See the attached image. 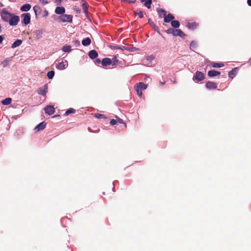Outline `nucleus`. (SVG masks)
I'll use <instances>...</instances> for the list:
<instances>
[{
    "label": "nucleus",
    "mask_w": 251,
    "mask_h": 251,
    "mask_svg": "<svg viewBox=\"0 0 251 251\" xmlns=\"http://www.w3.org/2000/svg\"><path fill=\"white\" fill-rule=\"evenodd\" d=\"M165 32L168 34H172L174 36H178L183 38H185L186 36V35L179 29H174L170 28L165 30Z\"/></svg>",
    "instance_id": "nucleus-1"
},
{
    "label": "nucleus",
    "mask_w": 251,
    "mask_h": 251,
    "mask_svg": "<svg viewBox=\"0 0 251 251\" xmlns=\"http://www.w3.org/2000/svg\"><path fill=\"white\" fill-rule=\"evenodd\" d=\"M59 22L72 23L73 21V16L71 15L62 14L59 17Z\"/></svg>",
    "instance_id": "nucleus-2"
},
{
    "label": "nucleus",
    "mask_w": 251,
    "mask_h": 251,
    "mask_svg": "<svg viewBox=\"0 0 251 251\" xmlns=\"http://www.w3.org/2000/svg\"><path fill=\"white\" fill-rule=\"evenodd\" d=\"M12 14L8 11L2 10L1 12V16L2 20L6 22H8Z\"/></svg>",
    "instance_id": "nucleus-3"
},
{
    "label": "nucleus",
    "mask_w": 251,
    "mask_h": 251,
    "mask_svg": "<svg viewBox=\"0 0 251 251\" xmlns=\"http://www.w3.org/2000/svg\"><path fill=\"white\" fill-rule=\"evenodd\" d=\"M22 23L25 25H28L30 22V14L29 13H24L22 15Z\"/></svg>",
    "instance_id": "nucleus-4"
},
{
    "label": "nucleus",
    "mask_w": 251,
    "mask_h": 251,
    "mask_svg": "<svg viewBox=\"0 0 251 251\" xmlns=\"http://www.w3.org/2000/svg\"><path fill=\"white\" fill-rule=\"evenodd\" d=\"M19 20V16L12 15L8 22L10 25H16L18 24Z\"/></svg>",
    "instance_id": "nucleus-5"
},
{
    "label": "nucleus",
    "mask_w": 251,
    "mask_h": 251,
    "mask_svg": "<svg viewBox=\"0 0 251 251\" xmlns=\"http://www.w3.org/2000/svg\"><path fill=\"white\" fill-rule=\"evenodd\" d=\"M48 85L45 84L43 87H40L38 90L37 93L39 95L45 96L48 92Z\"/></svg>",
    "instance_id": "nucleus-6"
},
{
    "label": "nucleus",
    "mask_w": 251,
    "mask_h": 251,
    "mask_svg": "<svg viewBox=\"0 0 251 251\" xmlns=\"http://www.w3.org/2000/svg\"><path fill=\"white\" fill-rule=\"evenodd\" d=\"M205 87L208 89H216L217 88V84L212 81H207L205 84Z\"/></svg>",
    "instance_id": "nucleus-7"
},
{
    "label": "nucleus",
    "mask_w": 251,
    "mask_h": 251,
    "mask_svg": "<svg viewBox=\"0 0 251 251\" xmlns=\"http://www.w3.org/2000/svg\"><path fill=\"white\" fill-rule=\"evenodd\" d=\"M204 75L202 72L200 71H197L196 72L195 75V78L197 80L199 81H202L204 79Z\"/></svg>",
    "instance_id": "nucleus-8"
},
{
    "label": "nucleus",
    "mask_w": 251,
    "mask_h": 251,
    "mask_svg": "<svg viewBox=\"0 0 251 251\" xmlns=\"http://www.w3.org/2000/svg\"><path fill=\"white\" fill-rule=\"evenodd\" d=\"M45 113L48 115H52L55 112L54 108L51 105H48L44 108Z\"/></svg>",
    "instance_id": "nucleus-9"
},
{
    "label": "nucleus",
    "mask_w": 251,
    "mask_h": 251,
    "mask_svg": "<svg viewBox=\"0 0 251 251\" xmlns=\"http://www.w3.org/2000/svg\"><path fill=\"white\" fill-rule=\"evenodd\" d=\"M175 19V17L173 15V14L169 13L168 15H166L164 17V21L165 23H168L171 21H173Z\"/></svg>",
    "instance_id": "nucleus-10"
},
{
    "label": "nucleus",
    "mask_w": 251,
    "mask_h": 251,
    "mask_svg": "<svg viewBox=\"0 0 251 251\" xmlns=\"http://www.w3.org/2000/svg\"><path fill=\"white\" fill-rule=\"evenodd\" d=\"M68 66V62L67 61L65 62H61L56 64V68L59 70L65 69Z\"/></svg>",
    "instance_id": "nucleus-11"
},
{
    "label": "nucleus",
    "mask_w": 251,
    "mask_h": 251,
    "mask_svg": "<svg viewBox=\"0 0 251 251\" xmlns=\"http://www.w3.org/2000/svg\"><path fill=\"white\" fill-rule=\"evenodd\" d=\"M220 72L214 70H210L208 72L207 75L209 77H214L220 75Z\"/></svg>",
    "instance_id": "nucleus-12"
},
{
    "label": "nucleus",
    "mask_w": 251,
    "mask_h": 251,
    "mask_svg": "<svg viewBox=\"0 0 251 251\" xmlns=\"http://www.w3.org/2000/svg\"><path fill=\"white\" fill-rule=\"evenodd\" d=\"M112 64V60L109 58H104L101 60V64L103 66H107Z\"/></svg>",
    "instance_id": "nucleus-13"
},
{
    "label": "nucleus",
    "mask_w": 251,
    "mask_h": 251,
    "mask_svg": "<svg viewBox=\"0 0 251 251\" xmlns=\"http://www.w3.org/2000/svg\"><path fill=\"white\" fill-rule=\"evenodd\" d=\"M46 124L45 122H42L37 125L36 127H35V130H36V131H38L44 129L46 127Z\"/></svg>",
    "instance_id": "nucleus-14"
},
{
    "label": "nucleus",
    "mask_w": 251,
    "mask_h": 251,
    "mask_svg": "<svg viewBox=\"0 0 251 251\" xmlns=\"http://www.w3.org/2000/svg\"><path fill=\"white\" fill-rule=\"evenodd\" d=\"M88 55L90 58L94 59L98 57V53L95 50H93L89 52Z\"/></svg>",
    "instance_id": "nucleus-15"
},
{
    "label": "nucleus",
    "mask_w": 251,
    "mask_h": 251,
    "mask_svg": "<svg viewBox=\"0 0 251 251\" xmlns=\"http://www.w3.org/2000/svg\"><path fill=\"white\" fill-rule=\"evenodd\" d=\"M198 26V24L196 22H189L187 23V26L190 29H195Z\"/></svg>",
    "instance_id": "nucleus-16"
},
{
    "label": "nucleus",
    "mask_w": 251,
    "mask_h": 251,
    "mask_svg": "<svg viewBox=\"0 0 251 251\" xmlns=\"http://www.w3.org/2000/svg\"><path fill=\"white\" fill-rule=\"evenodd\" d=\"M65 12V9L64 7H57L55 9V13L57 14H63Z\"/></svg>",
    "instance_id": "nucleus-17"
},
{
    "label": "nucleus",
    "mask_w": 251,
    "mask_h": 251,
    "mask_svg": "<svg viewBox=\"0 0 251 251\" xmlns=\"http://www.w3.org/2000/svg\"><path fill=\"white\" fill-rule=\"evenodd\" d=\"M156 10L160 18H162V16L164 17L167 14V12L164 9L157 8Z\"/></svg>",
    "instance_id": "nucleus-18"
},
{
    "label": "nucleus",
    "mask_w": 251,
    "mask_h": 251,
    "mask_svg": "<svg viewBox=\"0 0 251 251\" xmlns=\"http://www.w3.org/2000/svg\"><path fill=\"white\" fill-rule=\"evenodd\" d=\"M148 23L158 33L159 32V28L154 24L153 21L151 19L148 20Z\"/></svg>",
    "instance_id": "nucleus-19"
},
{
    "label": "nucleus",
    "mask_w": 251,
    "mask_h": 251,
    "mask_svg": "<svg viewBox=\"0 0 251 251\" xmlns=\"http://www.w3.org/2000/svg\"><path fill=\"white\" fill-rule=\"evenodd\" d=\"M30 8H31V5L30 4L26 3V4L23 5L21 7L20 9L22 11H28L30 10Z\"/></svg>",
    "instance_id": "nucleus-20"
},
{
    "label": "nucleus",
    "mask_w": 251,
    "mask_h": 251,
    "mask_svg": "<svg viewBox=\"0 0 251 251\" xmlns=\"http://www.w3.org/2000/svg\"><path fill=\"white\" fill-rule=\"evenodd\" d=\"M91 43V40L90 38L87 37L82 40V44L84 46L89 45Z\"/></svg>",
    "instance_id": "nucleus-21"
},
{
    "label": "nucleus",
    "mask_w": 251,
    "mask_h": 251,
    "mask_svg": "<svg viewBox=\"0 0 251 251\" xmlns=\"http://www.w3.org/2000/svg\"><path fill=\"white\" fill-rule=\"evenodd\" d=\"M12 99L10 98H7L4 100H3L1 103L2 104L4 105H7L10 104L11 103Z\"/></svg>",
    "instance_id": "nucleus-22"
},
{
    "label": "nucleus",
    "mask_w": 251,
    "mask_h": 251,
    "mask_svg": "<svg viewBox=\"0 0 251 251\" xmlns=\"http://www.w3.org/2000/svg\"><path fill=\"white\" fill-rule=\"evenodd\" d=\"M22 41L21 40L18 39L16 41H15L12 45L11 47L12 48H15L21 45Z\"/></svg>",
    "instance_id": "nucleus-23"
},
{
    "label": "nucleus",
    "mask_w": 251,
    "mask_h": 251,
    "mask_svg": "<svg viewBox=\"0 0 251 251\" xmlns=\"http://www.w3.org/2000/svg\"><path fill=\"white\" fill-rule=\"evenodd\" d=\"M11 61V58H7L1 62V65L3 66V67H5L8 65V63Z\"/></svg>",
    "instance_id": "nucleus-24"
},
{
    "label": "nucleus",
    "mask_w": 251,
    "mask_h": 251,
    "mask_svg": "<svg viewBox=\"0 0 251 251\" xmlns=\"http://www.w3.org/2000/svg\"><path fill=\"white\" fill-rule=\"evenodd\" d=\"M211 65L213 68H221L224 66V64L222 63H215V62H211Z\"/></svg>",
    "instance_id": "nucleus-25"
},
{
    "label": "nucleus",
    "mask_w": 251,
    "mask_h": 251,
    "mask_svg": "<svg viewBox=\"0 0 251 251\" xmlns=\"http://www.w3.org/2000/svg\"><path fill=\"white\" fill-rule=\"evenodd\" d=\"M171 25L174 28H178L180 26V24L178 21L173 20L171 22Z\"/></svg>",
    "instance_id": "nucleus-26"
},
{
    "label": "nucleus",
    "mask_w": 251,
    "mask_h": 251,
    "mask_svg": "<svg viewBox=\"0 0 251 251\" xmlns=\"http://www.w3.org/2000/svg\"><path fill=\"white\" fill-rule=\"evenodd\" d=\"M197 43L195 41H192L190 44V49L192 50L196 49L197 47Z\"/></svg>",
    "instance_id": "nucleus-27"
},
{
    "label": "nucleus",
    "mask_w": 251,
    "mask_h": 251,
    "mask_svg": "<svg viewBox=\"0 0 251 251\" xmlns=\"http://www.w3.org/2000/svg\"><path fill=\"white\" fill-rule=\"evenodd\" d=\"M144 2V5L148 9H150L151 7L152 0H145Z\"/></svg>",
    "instance_id": "nucleus-28"
},
{
    "label": "nucleus",
    "mask_w": 251,
    "mask_h": 251,
    "mask_svg": "<svg viewBox=\"0 0 251 251\" xmlns=\"http://www.w3.org/2000/svg\"><path fill=\"white\" fill-rule=\"evenodd\" d=\"M235 69L236 68H234L228 72V75L229 77L233 78L235 76Z\"/></svg>",
    "instance_id": "nucleus-29"
},
{
    "label": "nucleus",
    "mask_w": 251,
    "mask_h": 251,
    "mask_svg": "<svg viewBox=\"0 0 251 251\" xmlns=\"http://www.w3.org/2000/svg\"><path fill=\"white\" fill-rule=\"evenodd\" d=\"M71 50V47L70 46H64L62 48V50L65 52H70Z\"/></svg>",
    "instance_id": "nucleus-30"
},
{
    "label": "nucleus",
    "mask_w": 251,
    "mask_h": 251,
    "mask_svg": "<svg viewBox=\"0 0 251 251\" xmlns=\"http://www.w3.org/2000/svg\"><path fill=\"white\" fill-rule=\"evenodd\" d=\"M137 87L140 88L141 89L145 90L147 88V85L144 82H140Z\"/></svg>",
    "instance_id": "nucleus-31"
},
{
    "label": "nucleus",
    "mask_w": 251,
    "mask_h": 251,
    "mask_svg": "<svg viewBox=\"0 0 251 251\" xmlns=\"http://www.w3.org/2000/svg\"><path fill=\"white\" fill-rule=\"evenodd\" d=\"M81 0L83 2L82 5V7L84 10V11L85 13L87 14L88 13V7H87V3L84 2V0Z\"/></svg>",
    "instance_id": "nucleus-32"
},
{
    "label": "nucleus",
    "mask_w": 251,
    "mask_h": 251,
    "mask_svg": "<svg viewBox=\"0 0 251 251\" xmlns=\"http://www.w3.org/2000/svg\"><path fill=\"white\" fill-rule=\"evenodd\" d=\"M33 10L35 15H37V14H40L41 8L39 6L36 5L33 7Z\"/></svg>",
    "instance_id": "nucleus-33"
},
{
    "label": "nucleus",
    "mask_w": 251,
    "mask_h": 251,
    "mask_svg": "<svg viewBox=\"0 0 251 251\" xmlns=\"http://www.w3.org/2000/svg\"><path fill=\"white\" fill-rule=\"evenodd\" d=\"M54 72L53 71H49L47 73V76L49 79H52L54 75Z\"/></svg>",
    "instance_id": "nucleus-34"
},
{
    "label": "nucleus",
    "mask_w": 251,
    "mask_h": 251,
    "mask_svg": "<svg viewBox=\"0 0 251 251\" xmlns=\"http://www.w3.org/2000/svg\"><path fill=\"white\" fill-rule=\"evenodd\" d=\"M75 109H74L73 108H70L66 111L65 115H68L70 114L74 113H75Z\"/></svg>",
    "instance_id": "nucleus-35"
},
{
    "label": "nucleus",
    "mask_w": 251,
    "mask_h": 251,
    "mask_svg": "<svg viewBox=\"0 0 251 251\" xmlns=\"http://www.w3.org/2000/svg\"><path fill=\"white\" fill-rule=\"evenodd\" d=\"M134 14L135 15H137L140 18H143V17H144V13L143 11H139V12H137V11H134Z\"/></svg>",
    "instance_id": "nucleus-36"
},
{
    "label": "nucleus",
    "mask_w": 251,
    "mask_h": 251,
    "mask_svg": "<svg viewBox=\"0 0 251 251\" xmlns=\"http://www.w3.org/2000/svg\"><path fill=\"white\" fill-rule=\"evenodd\" d=\"M95 116H96V117H97L98 119H104V118H105V115H103V114H102L97 113V114H95Z\"/></svg>",
    "instance_id": "nucleus-37"
},
{
    "label": "nucleus",
    "mask_w": 251,
    "mask_h": 251,
    "mask_svg": "<svg viewBox=\"0 0 251 251\" xmlns=\"http://www.w3.org/2000/svg\"><path fill=\"white\" fill-rule=\"evenodd\" d=\"M112 63L113 65H116L117 64L118 62V60L117 59L116 57H114L112 58Z\"/></svg>",
    "instance_id": "nucleus-38"
},
{
    "label": "nucleus",
    "mask_w": 251,
    "mask_h": 251,
    "mask_svg": "<svg viewBox=\"0 0 251 251\" xmlns=\"http://www.w3.org/2000/svg\"><path fill=\"white\" fill-rule=\"evenodd\" d=\"M136 92L138 96H141L142 95V91L140 88L137 87Z\"/></svg>",
    "instance_id": "nucleus-39"
},
{
    "label": "nucleus",
    "mask_w": 251,
    "mask_h": 251,
    "mask_svg": "<svg viewBox=\"0 0 251 251\" xmlns=\"http://www.w3.org/2000/svg\"><path fill=\"white\" fill-rule=\"evenodd\" d=\"M117 121V123L122 124H124L125 126L126 127V124L124 122L123 120L119 118H117V120H116Z\"/></svg>",
    "instance_id": "nucleus-40"
},
{
    "label": "nucleus",
    "mask_w": 251,
    "mask_h": 251,
    "mask_svg": "<svg viewBox=\"0 0 251 251\" xmlns=\"http://www.w3.org/2000/svg\"><path fill=\"white\" fill-rule=\"evenodd\" d=\"M110 48L112 50H118V49H120V48H121V47H119V46H111Z\"/></svg>",
    "instance_id": "nucleus-41"
},
{
    "label": "nucleus",
    "mask_w": 251,
    "mask_h": 251,
    "mask_svg": "<svg viewBox=\"0 0 251 251\" xmlns=\"http://www.w3.org/2000/svg\"><path fill=\"white\" fill-rule=\"evenodd\" d=\"M110 124L112 126H114V125H115L117 123V121L116 120H115V119H112L111 121H110Z\"/></svg>",
    "instance_id": "nucleus-42"
},
{
    "label": "nucleus",
    "mask_w": 251,
    "mask_h": 251,
    "mask_svg": "<svg viewBox=\"0 0 251 251\" xmlns=\"http://www.w3.org/2000/svg\"><path fill=\"white\" fill-rule=\"evenodd\" d=\"M129 47L123 46L120 48V50H127L129 51Z\"/></svg>",
    "instance_id": "nucleus-43"
},
{
    "label": "nucleus",
    "mask_w": 251,
    "mask_h": 251,
    "mask_svg": "<svg viewBox=\"0 0 251 251\" xmlns=\"http://www.w3.org/2000/svg\"><path fill=\"white\" fill-rule=\"evenodd\" d=\"M137 50H138V49H137L135 47L129 48V51H131V52L135 51Z\"/></svg>",
    "instance_id": "nucleus-44"
},
{
    "label": "nucleus",
    "mask_w": 251,
    "mask_h": 251,
    "mask_svg": "<svg viewBox=\"0 0 251 251\" xmlns=\"http://www.w3.org/2000/svg\"><path fill=\"white\" fill-rule=\"evenodd\" d=\"M100 62L101 63V61L100 58H96V59L95 60L96 64H100Z\"/></svg>",
    "instance_id": "nucleus-45"
},
{
    "label": "nucleus",
    "mask_w": 251,
    "mask_h": 251,
    "mask_svg": "<svg viewBox=\"0 0 251 251\" xmlns=\"http://www.w3.org/2000/svg\"><path fill=\"white\" fill-rule=\"evenodd\" d=\"M75 45V46H79L80 45V42L78 40H76L74 41Z\"/></svg>",
    "instance_id": "nucleus-46"
},
{
    "label": "nucleus",
    "mask_w": 251,
    "mask_h": 251,
    "mask_svg": "<svg viewBox=\"0 0 251 251\" xmlns=\"http://www.w3.org/2000/svg\"><path fill=\"white\" fill-rule=\"evenodd\" d=\"M136 0H130L129 1H128V3H134L135 2Z\"/></svg>",
    "instance_id": "nucleus-47"
},
{
    "label": "nucleus",
    "mask_w": 251,
    "mask_h": 251,
    "mask_svg": "<svg viewBox=\"0 0 251 251\" xmlns=\"http://www.w3.org/2000/svg\"><path fill=\"white\" fill-rule=\"evenodd\" d=\"M4 39V37L2 35H0V43H1L3 40Z\"/></svg>",
    "instance_id": "nucleus-48"
},
{
    "label": "nucleus",
    "mask_w": 251,
    "mask_h": 251,
    "mask_svg": "<svg viewBox=\"0 0 251 251\" xmlns=\"http://www.w3.org/2000/svg\"><path fill=\"white\" fill-rule=\"evenodd\" d=\"M247 3L249 6H251V0H248Z\"/></svg>",
    "instance_id": "nucleus-49"
},
{
    "label": "nucleus",
    "mask_w": 251,
    "mask_h": 251,
    "mask_svg": "<svg viewBox=\"0 0 251 251\" xmlns=\"http://www.w3.org/2000/svg\"><path fill=\"white\" fill-rule=\"evenodd\" d=\"M123 2H128V1H129V0H121Z\"/></svg>",
    "instance_id": "nucleus-50"
},
{
    "label": "nucleus",
    "mask_w": 251,
    "mask_h": 251,
    "mask_svg": "<svg viewBox=\"0 0 251 251\" xmlns=\"http://www.w3.org/2000/svg\"><path fill=\"white\" fill-rule=\"evenodd\" d=\"M1 31H2V27H1V25H0V33L1 32Z\"/></svg>",
    "instance_id": "nucleus-51"
},
{
    "label": "nucleus",
    "mask_w": 251,
    "mask_h": 251,
    "mask_svg": "<svg viewBox=\"0 0 251 251\" xmlns=\"http://www.w3.org/2000/svg\"><path fill=\"white\" fill-rule=\"evenodd\" d=\"M165 81H164V82H160V84H161V85H164V84H165Z\"/></svg>",
    "instance_id": "nucleus-52"
},
{
    "label": "nucleus",
    "mask_w": 251,
    "mask_h": 251,
    "mask_svg": "<svg viewBox=\"0 0 251 251\" xmlns=\"http://www.w3.org/2000/svg\"><path fill=\"white\" fill-rule=\"evenodd\" d=\"M249 63L250 64V65H251V58H250V59L249 60Z\"/></svg>",
    "instance_id": "nucleus-53"
},
{
    "label": "nucleus",
    "mask_w": 251,
    "mask_h": 251,
    "mask_svg": "<svg viewBox=\"0 0 251 251\" xmlns=\"http://www.w3.org/2000/svg\"><path fill=\"white\" fill-rule=\"evenodd\" d=\"M45 14H46V15H47V16L48 15V11H46Z\"/></svg>",
    "instance_id": "nucleus-54"
},
{
    "label": "nucleus",
    "mask_w": 251,
    "mask_h": 251,
    "mask_svg": "<svg viewBox=\"0 0 251 251\" xmlns=\"http://www.w3.org/2000/svg\"><path fill=\"white\" fill-rule=\"evenodd\" d=\"M45 14H46V15H47V16L48 15V11H46Z\"/></svg>",
    "instance_id": "nucleus-55"
},
{
    "label": "nucleus",
    "mask_w": 251,
    "mask_h": 251,
    "mask_svg": "<svg viewBox=\"0 0 251 251\" xmlns=\"http://www.w3.org/2000/svg\"><path fill=\"white\" fill-rule=\"evenodd\" d=\"M145 0H140V1H141V2H144V1H145Z\"/></svg>",
    "instance_id": "nucleus-56"
},
{
    "label": "nucleus",
    "mask_w": 251,
    "mask_h": 251,
    "mask_svg": "<svg viewBox=\"0 0 251 251\" xmlns=\"http://www.w3.org/2000/svg\"><path fill=\"white\" fill-rule=\"evenodd\" d=\"M102 194H103V195H105V192H103V193H102Z\"/></svg>",
    "instance_id": "nucleus-57"
}]
</instances>
